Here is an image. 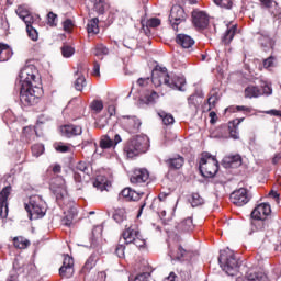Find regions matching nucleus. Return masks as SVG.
Returning <instances> with one entry per match:
<instances>
[{
	"instance_id": "3c124183",
	"label": "nucleus",
	"mask_w": 281,
	"mask_h": 281,
	"mask_svg": "<svg viewBox=\"0 0 281 281\" xmlns=\"http://www.w3.org/2000/svg\"><path fill=\"white\" fill-rule=\"evenodd\" d=\"M109 54V48H106V46H104V45H99L98 47H97V53H95V55L97 56H106Z\"/></svg>"
},
{
	"instance_id": "774afa93",
	"label": "nucleus",
	"mask_w": 281,
	"mask_h": 281,
	"mask_svg": "<svg viewBox=\"0 0 281 281\" xmlns=\"http://www.w3.org/2000/svg\"><path fill=\"white\" fill-rule=\"evenodd\" d=\"M164 281H177V274L175 272H170Z\"/></svg>"
},
{
	"instance_id": "f8f14e48",
	"label": "nucleus",
	"mask_w": 281,
	"mask_h": 281,
	"mask_svg": "<svg viewBox=\"0 0 281 281\" xmlns=\"http://www.w3.org/2000/svg\"><path fill=\"white\" fill-rule=\"evenodd\" d=\"M75 269H74V257H70L69 255H64V261H63V266L59 268V276L61 278H74V273H75Z\"/></svg>"
},
{
	"instance_id": "bb28decb",
	"label": "nucleus",
	"mask_w": 281,
	"mask_h": 281,
	"mask_svg": "<svg viewBox=\"0 0 281 281\" xmlns=\"http://www.w3.org/2000/svg\"><path fill=\"white\" fill-rule=\"evenodd\" d=\"M184 159L181 156H177V157H172L166 160L167 166H169V168H172L173 170H179V168L183 167L184 164Z\"/></svg>"
},
{
	"instance_id": "c9c22d12",
	"label": "nucleus",
	"mask_w": 281,
	"mask_h": 281,
	"mask_svg": "<svg viewBox=\"0 0 281 281\" xmlns=\"http://www.w3.org/2000/svg\"><path fill=\"white\" fill-rule=\"evenodd\" d=\"M228 130L232 139H240V132L238 131L237 125H234V123H228Z\"/></svg>"
},
{
	"instance_id": "13d9d810",
	"label": "nucleus",
	"mask_w": 281,
	"mask_h": 281,
	"mask_svg": "<svg viewBox=\"0 0 281 281\" xmlns=\"http://www.w3.org/2000/svg\"><path fill=\"white\" fill-rule=\"evenodd\" d=\"M71 25H74V22L70 19L64 21L63 27L65 32H69V30H71Z\"/></svg>"
},
{
	"instance_id": "09e8293b",
	"label": "nucleus",
	"mask_w": 281,
	"mask_h": 281,
	"mask_svg": "<svg viewBox=\"0 0 281 281\" xmlns=\"http://www.w3.org/2000/svg\"><path fill=\"white\" fill-rule=\"evenodd\" d=\"M148 27H159L161 25V20L158 18H151L147 21Z\"/></svg>"
},
{
	"instance_id": "6e6552de",
	"label": "nucleus",
	"mask_w": 281,
	"mask_h": 281,
	"mask_svg": "<svg viewBox=\"0 0 281 281\" xmlns=\"http://www.w3.org/2000/svg\"><path fill=\"white\" fill-rule=\"evenodd\" d=\"M50 190L55 194L57 201L67 199V184L65 178L57 177L50 182Z\"/></svg>"
},
{
	"instance_id": "4d7b16f0",
	"label": "nucleus",
	"mask_w": 281,
	"mask_h": 281,
	"mask_svg": "<svg viewBox=\"0 0 281 281\" xmlns=\"http://www.w3.org/2000/svg\"><path fill=\"white\" fill-rule=\"evenodd\" d=\"M148 82H150V78H139L138 80H137V85H138V87H146V86H148Z\"/></svg>"
},
{
	"instance_id": "7c9ffc66",
	"label": "nucleus",
	"mask_w": 281,
	"mask_h": 281,
	"mask_svg": "<svg viewBox=\"0 0 281 281\" xmlns=\"http://www.w3.org/2000/svg\"><path fill=\"white\" fill-rule=\"evenodd\" d=\"M113 218L115 223L122 224L124 221H126V209H116L113 214Z\"/></svg>"
},
{
	"instance_id": "f3484780",
	"label": "nucleus",
	"mask_w": 281,
	"mask_h": 281,
	"mask_svg": "<svg viewBox=\"0 0 281 281\" xmlns=\"http://www.w3.org/2000/svg\"><path fill=\"white\" fill-rule=\"evenodd\" d=\"M167 87L173 91H186L183 89V87H186V77L177 75L169 77V83Z\"/></svg>"
},
{
	"instance_id": "412c9836",
	"label": "nucleus",
	"mask_w": 281,
	"mask_h": 281,
	"mask_svg": "<svg viewBox=\"0 0 281 281\" xmlns=\"http://www.w3.org/2000/svg\"><path fill=\"white\" fill-rule=\"evenodd\" d=\"M176 43L181 45L183 49H190L194 45V40L188 34H178Z\"/></svg>"
},
{
	"instance_id": "9d476101",
	"label": "nucleus",
	"mask_w": 281,
	"mask_h": 281,
	"mask_svg": "<svg viewBox=\"0 0 281 281\" xmlns=\"http://www.w3.org/2000/svg\"><path fill=\"white\" fill-rule=\"evenodd\" d=\"M170 75H168V69L166 67L153 70L151 82L155 87H161V85H166L168 87Z\"/></svg>"
},
{
	"instance_id": "37998d69",
	"label": "nucleus",
	"mask_w": 281,
	"mask_h": 281,
	"mask_svg": "<svg viewBox=\"0 0 281 281\" xmlns=\"http://www.w3.org/2000/svg\"><path fill=\"white\" fill-rule=\"evenodd\" d=\"M90 109L94 111V113H100L102 109H104V103L100 100L92 101Z\"/></svg>"
},
{
	"instance_id": "f257e3e1",
	"label": "nucleus",
	"mask_w": 281,
	"mask_h": 281,
	"mask_svg": "<svg viewBox=\"0 0 281 281\" xmlns=\"http://www.w3.org/2000/svg\"><path fill=\"white\" fill-rule=\"evenodd\" d=\"M20 78V100L24 104H36L38 98L43 95V88L38 87L41 77H38V70L34 65L24 66L19 75Z\"/></svg>"
},
{
	"instance_id": "a19ab883",
	"label": "nucleus",
	"mask_w": 281,
	"mask_h": 281,
	"mask_svg": "<svg viewBox=\"0 0 281 281\" xmlns=\"http://www.w3.org/2000/svg\"><path fill=\"white\" fill-rule=\"evenodd\" d=\"M32 153L34 157H41L45 153V146L42 144H35L32 146Z\"/></svg>"
},
{
	"instance_id": "dca6fc26",
	"label": "nucleus",
	"mask_w": 281,
	"mask_h": 281,
	"mask_svg": "<svg viewBox=\"0 0 281 281\" xmlns=\"http://www.w3.org/2000/svg\"><path fill=\"white\" fill-rule=\"evenodd\" d=\"M150 179V173L146 169H136L133 176L130 178L131 183L135 186H139L142 183H146Z\"/></svg>"
},
{
	"instance_id": "680f3d73",
	"label": "nucleus",
	"mask_w": 281,
	"mask_h": 281,
	"mask_svg": "<svg viewBox=\"0 0 281 281\" xmlns=\"http://www.w3.org/2000/svg\"><path fill=\"white\" fill-rule=\"evenodd\" d=\"M148 273H140L135 277L134 281H148Z\"/></svg>"
},
{
	"instance_id": "9b49d317",
	"label": "nucleus",
	"mask_w": 281,
	"mask_h": 281,
	"mask_svg": "<svg viewBox=\"0 0 281 281\" xmlns=\"http://www.w3.org/2000/svg\"><path fill=\"white\" fill-rule=\"evenodd\" d=\"M249 192H247V189L240 188L238 190H235L231 194V201L234 203V205H237V207H243V205H247L250 201Z\"/></svg>"
},
{
	"instance_id": "5fc2aeb1",
	"label": "nucleus",
	"mask_w": 281,
	"mask_h": 281,
	"mask_svg": "<svg viewBox=\"0 0 281 281\" xmlns=\"http://www.w3.org/2000/svg\"><path fill=\"white\" fill-rule=\"evenodd\" d=\"M231 164H236L237 166H240V164H243V158H240V155H234L231 157Z\"/></svg>"
},
{
	"instance_id": "de8ad7c7",
	"label": "nucleus",
	"mask_w": 281,
	"mask_h": 281,
	"mask_svg": "<svg viewBox=\"0 0 281 281\" xmlns=\"http://www.w3.org/2000/svg\"><path fill=\"white\" fill-rule=\"evenodd\" d=\"M16 14L20 19H22V21L27 16L30 15V11L27 9H25V7H19L16 9Z\"/></svg>"
},
{
	"instance_id": "4468645a",
	"label": "nucleus",
	"mask_w": 281,
	"mask_h": 281,
	"mask_svg": "<svg viewBox=\"0 0 281 281\" xmlns=\"http://www.w3.org/2000/svg\"><path fill=\"white\" fill-rule=\"evenodd\" d=\"M12 191V187H4L0 192V216L1 218H8V196H10V192Z\"/></svg>"
},
{
	"instance_id": "79ce46f5",
	"label": "nucleus",
	"mask_w": 281,
	"mask_h": 281,
	"mask_svg": "<svg viewBox=\"0 0 281 281\" xmlns=\"http://www.w3.org/2000/svg\"><path fill=\"white\" fill-rule=\"evenodd\" d=\"M27 36L31 41H38V31L34 29V26L29 25L26 27Z\"/></svg>"
},
{
	"instance_id": "7ed1b4c3",
	"label": "nucleus",
	"mask_w": 281,
	"mask_h": 281,
	"mask_svg": "<svg viewBox=\"0 0 281 281\" xmlns=\"http://www.w3.org/2000/svg\"><path fill=\"white\" fill-rule=\"evenodd\" d=\"M150 146V138L146 135H137L124 147V153L128 159L137 157L142 153H146Z\"/></svg>"
},
{
	"instance_id": "39448f33",
	"label": "nucleus",
	"mask_w": 281,
	"mask_h": 281,
	"mask_svg": "<svg viewBox=\"0 0 281 281\" xmlns=\"http://www.w3.org/2000/svg\"><path fill=\"white\" fill-rule=\"evenodd\" d=\"M25 210L30 214L31 221L43 218L47 212L45 200L41 195L30 196L29 203L25 204Z\"/></svg>"
},
{
	"instance_id": "b1692460",
	"label": "nucleus",
	"mask_w": 281,
	"mask_h": 281,
	"mask_svg": "<svg viewBox=\"0 0 281 281\" xmlns=\"http://www.w3.org/2000/svg\"><path fill=\"white\" fill-rule=\"evenodd\" d=\"M12 47L8 44H0V63H8L13 56Z\"/></svg>"
},
{
	"instance_id": "052dcab7",
	"label": "nucleus",
	"mask_w": 281,
	"mask_h": 281,
	"mask_svg": "<svg viewBox=\"0 0 281 281\" xmlns=\"http://www.w3.org/2000/svg\"><path fill=\"white\" fill-rule=\"evenodd\" d=\"M186 249L181 246H179L178 248V255L176 256L177 260H181V258H183V256H186Z\"/></svg>"
},
{
	"instance_id": "4be33fe9",
	"label": "nucleus",
	"mask_w": 281,
	"mask_h": 281,
	"mask_svg": "<svg viewBox=\"0 0 281 281\" xmlns=\"http://www.w3.org/2000/svg\"><path fill=\"white\" fill-rule=\"evenodd\" d=\"M65 217L61 220V225H65V227H71V225H74V218L78 216V210L72 206L68 212H65Z\"/></svg>"
},
{
	"instance_id": "e2e57ef3",
	"label": "nucleus",
	"mask_w": 281,
	"mask_h": 281,
	"mask_svg": "<svg viewBox=\"0 0 281 281\" xmlns=\"http://www.w3.org/2000/svg\"><path fill=\"white\" fill-rule=\"evenodd\" d=\"M22 21H24V23H25V25L27 27L29 25H32L34 23V16L29 13V15L24 20H22Z\"/></svg>"
},
{
	"instance_id": "f704fd0d",
	"label": "nucleus",
	"mask_w": 281,
	"mask_h": 281,
	"mask_svg": "<svg viewBox=\"0 0 281 281\" xmlns=\"http://www.w3.org/2000/svg\"><path fill=\"white\" fill-rule=\"evenodd\" d=\"M205 200L201 198L199 193H192L191 195V205L192 207H199V205H203Z\"/></svg>"
},
{
	"instance_id": "a878e982",
	"label": "nucleus",
	"mask_w": 281,
	"mask_h": 281,
	"mask_svg": "<svg viewBox=\"0 0 281 281\" xmlns=\"http://www.w3.org/2000/svg\"><path fill=\"white\" fill-rule=\"evenodd\" d=\"M121 196H123L125 201H139V199H142V195L131 188L123 189L121 191Z\"/></svg>"
},
{
	"instance_id": "0eeeda50",
	"label": "nucleus",
	"mask_w": 281,
	"mask_h": 281,
	"mask_svg": "<svg viewBox=\"0 0 281 281\" xmlns=\"http://www.w3.org/2000/svg\"><path fill=\"white\" fill-rule=\"evenodd\" d=\"M126 245H135L138 249H146V239L137 227L130 226L122 234Z\"/></svg>"
},
{
	"instance_id": "2f4dec72",
	"label": "nucleus",
	"mask_w": 281,
	"mask_h": 281,
	"mask_svg": "<svg viewBox=\"0 0 281 281\" xmlns=\"http://www.w3.org/2000/svg\"><path fill=\"white\" fill-rule=\"evenodd\" d=\"M158 115L162 120L165 126H172V124H175V116H172V114L160 111L158 112Z\"/></svg>"
},
{
	"instance_id": "423d86ee",
	"label": "nucleus",
	"mask_w": 281,
	"mask_h": 281,
	"mask_svg": "<svg viewBox=\"0 0 281 281\" xmlns=\"http://www.w3.org/2000/svg\"><path fill=\"white\" fill-rule=\"evenodd\" d=\"M200 172L202 177H206V179H212L218 172V160L209 153L202 155L200 159Z\"/></svg>"
},
{
	"instance_id": "cd10ccee",
	"label": "nucleus",
	"mask_w": 281,
	"mask_h": 281,
	"mask_svg": "<svg viewBox=\"0 0 281 281\" xmlns=\"http://www.w3.org/2000/svg\"><path fill=\"white\" fill-rule=\"evenodd\" d=\"M236 30H238V25L233 24L232 27L227 29L222 37V41L225 45H229L232 41H234V36H236Z\"/></svg>"
},
{
	"instance_id": "20e7f679",
	"label": "nucleus",
	"mask_w": 281,
	"mask_h": 281,
	"mask_svg": "<svg viewBox=\"0 0 281 281\" xmlns=\"http://www.w3.org/2000/svg\"><path fill=\"white\" fill-rule=\"evenodd\" d=\"M218 263L227 276H236L240 267V262L236 259L234 250L229 248L220 251Z\"/></svg>"
},
{
	"instance_id": "f03ea898",
	"label": "nucleus",
	"mask_w": 281,
	"mask_h": 281,
	"mask_svg": "<svg viewBox=\"0 0 281 281\" xmlns=\"http://www.w3.org/2000/svg\"><path fill=\"white\" fill-rule=\"evenodd\" d=\"M271 214L270 203H260L251 212L252 218L249 234H254L255 238L258 240H265L267 238V231L269 229V224L265 222V218Z\"/></svg>"
},
{
	"instance_id": "aec40b11",
	"label": "nucleus",
	"mask_w": 281,
	"mask_h": 281,
	"mask_svg": "<svg viewBox=\"0 0 281 281\" xmlns=\"http://www.w3.org/2000/svg\"><path fill=\"white\" fill-rule=\"evenodd\" d=\"M109 119L100 120V127L105 128V126H115L117 124V119L115 117V105L108 106Z\"/></svg>"
},
{
	"instance_id": "603ef678",
	"label": "nucleus",
	"mask_w": 281,
	"mask_h": 281,
	"mask_svg": "<svg viewBox=\"0 0 281 281\" xmlns=\"http://www.w3.org/2000/svg\"><path fill=\"white\" fill-rule=\"evenodd\" d=\"M263 89L261 91L262 95H271L273 93V89L271 88V86H269V83H263Z\"/></svg>"
},
{
	"instance_id": "a18cd8bd",
	"label": "nucleus",
	"mask_w": 281,
	"mask_h": 281,
	"mask_svg": "<svg viewBox=\"0 0 281 281\" xmlns=\"http://www.w3.org/2000/svg\"><path fill=\"white\" fill-rule=\"evenodd\" d=\"M126 246L124 244H119L115 248V254L117 258H125L126 256Z\"/></svg>"
},
{
	"instance_id": "338daca9",
	"label": "nucleus",
	"mask_w": 281,
	"mask_h": 281,
	"mask_svg": "<svg viewBox=\"0 0 281 281\" xmlns=\"http://www.w3.org/2000/svg\"><path fill=\"white\" fill-rule=\"evenodd\" d=\"M93 76L100 78V64L95 63L93 66Z\"/></svg>"
},
{
	"instance_id": "c85d7f7f",
	"label": "nucleus",
	"mask_w": 281,
	"mask_h": 281,
	"mask_svg": "<svg viewBox=\"0 0 281 281\" xmlns=\"http://www.w3.org/2000/svg\"><path fill=\"white\" fill-rule=\"evenodd\" d=\"M13 245L15 249H27L30 247V239L23 236H16L13 238Z\"/></svg>"
},
{
	"instance_id": "ddd939ff",
	"label": "nucleus",
	"mask_w": 281,
	"mask_h": 281,
	"mask_svg": "<svg viewBox=\"0 0 281 281\" xmlns=\"http://www.w3.org/2000/svg\"><path fill=\"white\" fill-rule=\"evenodd\" d=\"M193 24L198 30H205L210 25V18L206 12L193 11L192 12Z\"/></svg>"
},
{
	"instance_id": "a211bd4d",
	"label": "nucleus",
	"mask_w": 281,
	"mask_h": 281,
	"mask_svg": "<svg viewBox=\"0 0 281 281\" xmlns=\"http://www.w3.org/2000/svg\"><path fill=\"white\" fill-rule=\"evenodd\" d=\"M60 131L64 137H68V138L78 137V135L82 133V126L74 125V124L64 125L61 126Z\"/></svg>"
},
{
	"instance_id": "0e129e2a",
	"label": "nucleus",
	"mask_w": 281,
	"mask_h": 281,
	"mask_svg": "<svg viewBox=\"0 0 281 281\" xmlns=\"http://www.w3.org/2000/svg\"><path fill=\"white\" fill-rule=\"evenodd\" d=\"M269 196H272V199H274L277 203H280V193H278V191L271 190L269 192Z\"/></svg>"
},
{
	"instance_id": "473e14b6",
	"label": "nucleus",
	"mask_w": 281,
	"mask_h": 281,
	"mask_svg": "<svg viewBox=\"0 0 281 281\" xmlns=\"http://www.w3.org/2000/svg\"><path fill=\"white\" fill-rule=\"evenodd\" d=\"M179 229H182V232H192L194 229V222L192 217H187L184 221H182L179 224Z\"/></svg>"
},
{
	"instance_id": "2eb2a0df",
	"label": "nucleus",
	"mask_w": 281,
	"mask_h": 281,
	"mask_svg": "<svg viewBox=\"0 0 281 281\" xmlns=\"http://www.w3.org/2000/svg\"><path fill=\"white\" fill-rule=\"evenodd\" d=\"M75 89L76 91H85L87 87V79L85 78V66L78 65L77 70L75 71Z\"/></svg>"
},
{
	"instance_id": "58836bf2",
	"label": "nucleus",
	"mask_w": 281,
	"mask_h": 281,
	"mask_svg": "<svg viewBox=\"0 0 281 281\" xmlns=\"http://www.w3.org/2000/svg\"><path fill=\"white\" fill-rule=\"evenodd\" d=\"M61 54H63L64 58H71V56H74V54H76V48L66 45L61 48Z\"/></svg>"
},
{
	"instance_id": "5701e85b",
	"label": "nucleus",
	"mask_w": 281,
	"mask_h": 281,
	"mask_svg": "<svg viewBox=\"0 0 281 281\" xmlns=\"http://www.w3.org/2000/svg\"><path fill=\"white\" fill-rule=\"evenodd\" d=\"M140 126L142 121L137 117H127V121L125 122V131H127V133H137Z\"/></svg>"
},
{
	"instance_id": "ea45409f",
	"label": "nucleus",
	"mask_w": 281,
	"mask_h": 281,
	"mask_svg": "<svg viewBox=\"0 0 281 281\" xmlns=\"http://www.w3.org/2000/svg\"><path fill=\"white\" fill-rule=\"evenodd\" d=\"M47 23L50 27H56L58 25V15L54 12L47 14Z\"/></svg>"
},
{
	"instance_id": "393cba45",
	"label": "nucleus",
	"mask_w": 281,
	"mask_h": 281,
	"mask_svg": "<svg viewBox=\"0 0 281 281\" xmlns=\"http://www.w3.org/2000/svg\"><path fill=\"white\" fill-rule=\"evenodd\" d=\"M244 95L249 100H252V98H260L262 95V90H260L258 86L250 85L245 88Z\"/></svg>"
},
{
	"instance_id": "6ab92c4d",
	"label": "nucleus",
	"mask_w": 281,
	"mask_h": 281,
	"mask_svg": "<svg viewBox=\"0 0 281 281\" xmlns=\"http://www.w3.org/2000/svg\"><path fill=\"white\" fill-rule=\"evenodd\" d=\"M75 180L78 181L79 183L81 181H85L87 177H89V166H87V162H79L75 167Z\"/></svg>"
},
{
	"instance_id": "6e6d98bb",
	"label": "nucleus",
	"mask_w": 281,
	"mask_h": 281,
	"mask_svg": "<svg viewBox=\"0 0 281 281\" xmlns=\"http://www.w3.org/2000/svg\"><path fill=\"white\" fill-rule=\"evenodd\" d=\"M265 113H266V115H272L274 117H281V111L280 110H268Z\"/></svg>"
},
{
	"instance_id": "c03bdc74",
	"label": "nucleus",
	"mask_w": 281,
	"mask_h": 281,
	"mask_svg": "<svg viewBox=\"0 0 281 281\" xmlns=\"http://www.w3.org/2000/svg\"><path fill=\"white\" fill-rule=\"evenodd\" d=\"M214 3L220 8H225L226 10H232V0H214Z\"/></svg>"
},
{
	"instance_id": "4c0bfd02",
	"label": "nucleus",
	"mask_w": 281,
	"mask_h": 281,
	"mask_svg": "<svg viewBox=\"0 0 281 281\" xmlns=\"http://www.w3.org/2000/svg\"><path fill=\"white\" fill-rule=\"evenodd\" d=\"M94 188L97 190H100L101 192H104L106 190V181L102 177H98L93 182Z\"/></svg>"
},
{
	"instance_id": "1a4fd4ad",
	"label": "nucleus",
	"mask_w": 281,
	"mask_h": 281,
	"mask_svg": "<svg viewBox=\"0 0 281 281\" xmlns=\"http://www.w3.org/2000/svg\"><path fill=\"white\" fill-rule=\"evenodd\" d=\"M169 21L172 25V29L176 32H179L180 23L186 21V11L181 8V5H173L170 11Z\"/></svg>"
},
{
	"instance_id": "72a5a7b5",
	"label": "nucleus",
	"mask_w": 281,
	"mask_h": 281,
	"mask_svg": "<svg viewBox=\"0 0 281 281\" xmlns=\"http://www.w3.org/2000/svg\"><path fill=\"white\" fill-rule=\"evenodd\" d=\"M159 200H154L150 209L153 210V212H157V214H160V212L162 213L164 216H166V211H162L161 209L158 207L159 203H161V201H164V199H166V194H160Z\"/></svg>"
},
{
	"instance_id": "864d4df0",
	"label": "nucleus",
	"mask_w": 281,
	"mask_h": 281,
	"mask_svg": "<svg viewBox=\"0 0 281 281\" xmlns=\"http://www.w3.org/2000/svg\"><path fill=\"white\" fill-rule=\"evenodd\" d=\"M94 10L98 14H104V1L94 4Z\"/></svg>"
},
{
	"instance_id": "49530a36",
	"label": "nucleus",
	"mask_w": 281,
	"mask_h": 281,
	"mask_svg": "<svg viewBox=\"0 0 281 281\" xmlns=\"http://www.w3.org/2000/svg\"><path fill=\"white\" fill-rule=\"evenodd\" d=\"M263 67L265 69H273V67H276V57L270 56L267 59H265Z\"/></svg>"
},
{
	"instance_id": "c756f323",
	"label": "nucleus",
	"mask_w": 281,
	"mask_h": 281,
	"mask_svg": "<svg viewBox=\"0 0 281 281\" xmlns=\"http://www.w3.org/2000/svg\"><path fill=\"white\" fill-rule=\"evenodd\" d=\"M100 20L98 18L91 19L87 24L88 34H100V26L98 25Z\"/></svg>"
},
{
	"instance_id": "e433bc0d",
	"label": "nucleus",
	"mask_w": 281,
	"mask_h": 281,
	"mask_svg": "<svg viewBox=\"0 0 281 281\" xmlns=\"http://www.w3.org/2000/svg\"><path fill=\"white\" fill-rule=\"evenodd\" d=\"M113 139H111L109 136H104L103 138H101L100 148H102L103 150L113 148Z\"/></svg>"
},
{
	"instance_id": "bf43d9fd",
	"label": "nucleus",
	"mask_w": 281,
	"mask_h": 281,
	"mask_svg": "<svg viewBox=\"0 0 281 281\" xmlns=\"http://www.w3.org/2000/svg\"><path fill=\"white\" fill-rule=\"evenodd\" d=\"M56 150L57 153H69L70 148L67 145H58Z\"/></svg>"
},
{
	"instance_id": "69168bd1",
	"label": "nucleus",
	"mask_w": 281,
	"mask_h": 281,
	"mask_svg": "<svg viewBox=\"0 0 281 281\" xmlns=\"http://www.w3.org/2000/svg\"><path fill=\"white\" fill-rule=\"evenodd\" d=\"M236 111H244V113H251V108L245 105H237Z\"/></svg>"
},
{
	"instance_id": "8fccbe9b",
	"label": "nucleus",
	"mask_w": 281,
	"mask_h": 281,
	"mask_svg": "<svg viewBox=\"0 0 281 281\" xmlns=\"http://www.w3.org/2000/svg\"><path fill=\"white\" fill-rule=\"evenodd\" d=\"M157 98H159V94H157V92H151L146 97V104H155Z\"/></svg>"
}]
</instances>
